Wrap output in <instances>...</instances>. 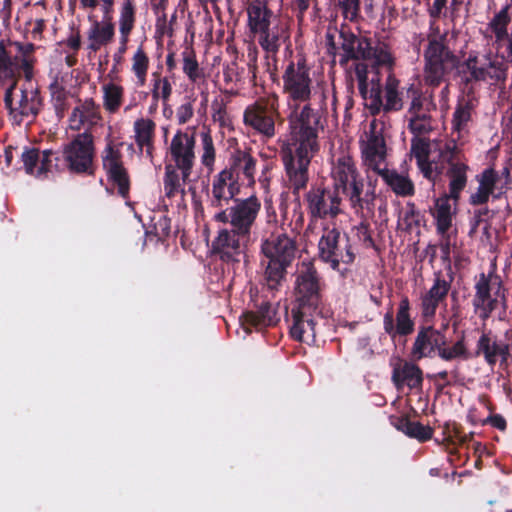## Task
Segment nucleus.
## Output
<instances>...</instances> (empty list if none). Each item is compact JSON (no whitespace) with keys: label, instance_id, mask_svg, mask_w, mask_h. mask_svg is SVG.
<instances>
[{"label":"nucleus","instance_id":"obj_63","mask_svg":"<svg viewBox=\"0 0 512 512\" xmlns=\"http://www.w3.org/2000/svg\"><path fill=\"white\" fill-rule=\"evenodd\" d=\"M357 40V37L353 34L349 36H344V40L342 43V48L345 51L346 55L352 59V54L355 52V44L354 41Z\"/></svg>","mask_w":512,"mask_h":512},{"label":"nucleus","instance_id":"obj_26","mask_svg":"<svg viewBox=\"0 0 512 512\" xmlns=\"http://www.w3.org/2000/svg\"><path fill=\"white\" fill-rule=\"evenodd\" d=\"M260 46L267 52L275 54L282 43L288 38V26L286 23L273 19V22L258 34Z\"/></svg>","mask_w":512,"mask_h":512},{"label":"nucleus","instance_id":"obj_48","mask_svg":"<svg viewBox=\"0 0 512 512\" xmlns=\"http://www.w3.org/2000/svg\"><path fill=\"white\" fill-rule=\"evenodd\" d=\"M487 78L495 82H505L507 77V65L503 60L485 56Z\"/></svg>","mask_w":512,"mask_h":512},{"label":"nucleus","instance_id":"obj_3","mask_svg":"<svg viewBox=\"0 0 512 512\" xmlns=\"http://www.w3.org/2000/svg\"><path fill=\"white\" fill-rule=\"evenodd\" d=\"M261 251L268 259L264 271V281L269 289H276L287 274V268L295 260L297 244L286 234L271 235L266 239Z\"/></svg>","mask_w":512,"mask_h":512},{"label":"nucleus","instance_id":"obj_54","mask_svg":"<svg viewBox=\"0 0 512 512\" xmlns=\"http://www.w3.org/2000/svg\"><path fill=\"white\" fill-rule=\"evenodd\" d=\"M16 64L8 55L4 45L0 43V80H15Z\"/></svg>","mask_w":512,"mask_h":512},{"label":"nucleus","instance_id":"obj_46","mask_svg":"<svg viewBox=\"0 0 512 512\" xmlns=\"http://www.w3.org/2000/svg\"><path fill=\"white\" fill-rule=\"evenodd\" d=\"M396 322L397 334L408 335L413 332L414 323L409 316V300L407 298H403L399 303Z\"/></svg>","mask_w":512,"mask_h":512},{"label":"nucleus","instance_id":"obj_39","mask_svg":"<svg viewBox=\"0 0 512 512\" xmlns=\"http://www.w3.org/2000/svg\"><path fill=\"white\" fill-rule=\"evenodd\" d=\"M185 182L177 167H174L172 164L165 166L164 193L167 198L172 199L179 195L182 196L184 194Z\"/></svg>","mask_w":512,"mask_h":512},{"label":"nucleus","instance_id":"obj_9","mask_svg":"<svg viewBox=\"0 0 512 512\" xmlns=\"http://www.w3.org/2000/svg\"><path fill=\"white\" fill-rule=\"evenodd\" d=\"M63 153L71 171L77 173L88 172L92 166L94 156L92 134L89 132L78 134L72 142L65 146Z\"/></svg>","mask_w":512,"mask_h":512},{"label":"nucleus","instance_id":"obj_40","mask_svg":"<svg viewBox=\"0 0 512 512\" xmlns=\"http://www.w3.org/2000/svg\"><path fill=\"white\" fill-rule=\"evenodd\" d=\"M102 90L104 109L111 114H115L122 105L124 88L119 84L109 82L103 85Z\"/></svg>","mask_w":512,"mask_h":512},{"label":"nucleus","instance_id":"obj_43","mask_svg":"<svg viewBox=\"0 0 512 512\" xmlns=\"http://www.w3.org/2000/svg\"><path fill=\"white\" fill-rule=\"evenodd\" d=\"M149 65L150 59L148 54L142 47H139L132 57V71L141 86L146 83Z\"/></svg>","mask_w":512,"mask_h":512},{"label":"nucleus","instance_id":"obj_13","mask_svg":"<svg viewBox=\"0 0 512 512\" xmlns=\"http://www.w3.org/2000/svg\"><path fill=\"white\" fill-rule=\"evenodd\" d=\"M17 81L13 80L10 86L6 89L4 102L10 113L17 117H25L33 119L38 114L42 100L38 89L29 87L21 90L17 102L13 103V93L16 88Z\"/></svg>","mask_w":512,"mask_h":512},{"label":"nucleus","instance_id":"obj_60","mask_svg":"<svg viewBox=\"0 0 512 512\" xmlns=\"http://www.w3.org/2000/svg\"><path fill=\"white\" fill-rule=\"evenodd\" d=\"M377 64L379 65H387L389 67V73L392 72V66L394 64V59L392 55L383 49L375 50L374 49V55Z\"/></svg>","mask_w":512,"mask_h":512},{"label":"nucleus","instance_id":"obj_14","mask_svg":"<svg viewBox=\"0 0 512 512\" xmlns=\"http://www.w3.org/2000/svg\"><path fill=\"white\" fill-rule=\"evenodd\" d=\"M308 210L313 218L336 217L340 213L341 198L337 190L312 188L305 196Z\"/></svg>","mask_w":512,"mask_h":512},{"label":"nucleus","instance_id":"obj_44","mask_svg":"<svg viewBox=\"0 0 512 512\" xmlns=\"http://www.w3.org/2000/svg\"><path fill=\"white\" fill-rule=\"evenodd\" d=\"M216 148L209 132L201 133V162L209 172L214 170Z\"/></svg>","mask_w":512,"mask_h":512},{"label":"nucleus","instance_id":"obj_42","mask_svg":"<svg viewBox=\"0 0 512 512\" xmlns=\"http://www.w3.org/2000/svg\"><path fill=\"white\" fill-rule=\"evenodd\" d=\"M308 310L307 309H298L297 311H292L294 323L291 327L290 333L291 336L298 340L303 341L304 340V334L307 331V328H309L311 334L313 335L314 329H313V322L310 319L305 320L304 316H307Z\"/></svg>","mask_w":512,"mask_h":512},{"label":"nucleus","instance_id":"obj_59","mask_svg":"<svg viewBox=\"0 0 512 512\" xmlns=\"http://www.w3.org/2000/svg\"><path fill=\"white\" fill-rule=\"evenodd\" d=\"M292 9L297 13V20L302 23L305 12L309 9L312 0H290Z\"/></svg>","mask_w":512,"mask_h":512},{"label":"nucleus","instance_id":"obj_4","mask_svg":"<svg viewBox=\"0 0 512 512\" xmlns=\"http://www.w3.org/2000/svg\"><path fill=\"white\" fill-rule=\"evenodd\" d=\"M445 35H428V47L424 52V81L429 86H439L458 65V59L445 45Z\"/></svg>","mask_w":512,"mask_h":512},{"label":"nucleus","instance_id":"obj_22","mask_svg":"<svg viewBox=\"0 0 512 512\" xmlns=\"http://www.w3.org/2000/svg\"><path fill=\"white\" fill-rule=\"evenodd\" d=\"M223 170L230 171L232 176L237 177V182L242 178L251 186L255 183L257 161L249 150L237 149L231 155L229 167Z\"/></svg>","mask_w":512,"mask_h":512},{"label":"nucleus","instance_id":"obj_56","mask_svg":"<svg viewBox=\"0 0 512 512\" xmlns=\"http://www.w3.org/2000/svg\"><path fill=\"white\" fill-rule=\"evenodd\" d=\"M355 44V52L352 54V59H363L367 60L373 57L374 48L371 46V43L366 38H359L354 41Z\"/></svg>","mask_w":512,"mask_h":512},{"label":"nucleus","instance_id":"obj_36","mask_svg":"<svg viewBox=\"0 0 512 512\" xmlns=\"http://www.w3.org/2000/svg\"><path fill=\"white\" fill-rule=\"evenodd\" d=\"M248 26L250 31L258 35L273 22V12L270 8H263L250 4L247 9Z\"/></svg>","mask_w":512,"mask_h":512},{"label":"nucleus","instance_id":"obj_53","mask_svg":"<svg viewBox=\"0 0 512 512\" xmlns=\"http://www.w3.org/2000/svg\"><path fill=\"white\" fill-rule=\"evenodd\" d=\"M366 101V107L369 109L372 115L378 114L383 109L384 101L382 100V90L379 81L374 83L372 81V87L368 94Z\"/></svg>","mask_w":512,"mask_h":512},{"label":"nucleus","instance_id":"obj_47","mask_svg":"<svg viewBox=\"0 0 512 512\" xmlns=\"http://www.w3.org/2000/svg\"><path fill=\"white\" fill-rule=\"evenodd\" d=\"M183 72L192 82H197L205 76L193 51H185L183 53Z\"/></svg>","mask_w":512,"mask_h":512},{"label":"nucleus","instance_id":"obj_38","mask_svg":"<svg viewBox=\"0 0 512 512\" xmlns=\"http://www.w3.org/2000/svg\"><path fill=\"white\" fill-rule=\"evenodd\" d=\"M172 92L173 86L167 76H162L158 72L152 74L151 96L155 105L161 102L163 106H167Z\"/></svg>","mask_w":512,"mask_h":512},{"label":"nucleus","instance_id":"obj_21","mask_svg":"<svg viewBox=\"0 0 512 512\" xmlns=\"http://www.w3.org/2000/svg\"><path fill=\"white\" fill-rule=\"evenodd\" d=\"M445 344V336L440 331L433 327H423L416 336L411 357L415 361L431 357L436 350H439L441 345Z\"/></svg>","mask_w":512,"mask_h":512},{"label":"nucleus","instance_id":"obj_5","mask_svg":"<svg viewBox=\"0 0 512 512\" xmlns=\"http://www.w3.org/2000/svg\"><path fill=\"white\" fill-rule=\"evenodd\" d=\"M261 207V201L256 195L245 199H236L226 210L214 214V220L222 224H229L230 227L250 235Z\"/></svg>","mask_w":512,"mask_h":512},{"label":"nucleus","instance_id":"obj_32","mask_svg":"<svg viewBox=\"0 0 512 512\" xmlns=\"http://www.w3.org/2000/svg\"><path fill=\"white\" fill-rule=\"evenodd\" d=\"M384 106L383 111H400L404 102L400 91V80L396 78L393 72H390L384 84Z\"/></svg>","mask_w":512,"mask_h":512},{"label":"nucleus","instance_id":"obj_28","mask_svg":"<svg viewBox=\"0 0 512 512\" xmlns=\"http://www.w3.org/2000/svg\"><path fill=\"white\" fill-rule=\"evenodd\" d=\"M450 288V281L439 276L435 279L433 286L421 298L422 314L424 317L435 315L437 307L445 301Z\"/></svg>","mask_w":512,"mask_h":512},{"label":"nucleus","instance_id":"obj_24","mask_svg":"<svg viewBox=\"0 0 512 512\" xmlns=\"http://www.w3.org/2000/svg\"><path fill=\"white\" fill-rule=\"evenodd\" d=\"M101 120L99 106L90 98L80 103L73 109L69 122L70 128L79 131L82 127L91 128Z\"/></svg>","mask_w":512,"mask_h":512},{"label":"nucleus","instance_id":"obj_11","mask_svg":"<svg viewBox=\"0 0 512 512\" xmlns=\"http://www.w3.org/2000/svg\"><path fill=\"white\" fill-rule=\"evenodd\" d=\"M195 136L194 133L178 131L171 140L169 151L174 162L182 174L183 181H187L192 173L195 163Z\"/></svg>","mask_w":512,"mask_h":512},{"label":"nucleus","instance_id":"obj_62","mask_svg":"<svg viewBox=\"0 0 512 512\" xmlns=\"http://www.w3.org/2000/svg\"><path fill=\"white\" fill-rule=\"evenodd\" d=\"M448 0H434L432 6L429 9V14L432 18H440L445 15L444 9L447 6Z\"/></svg>","mask_w":512,"mask_h":512},{"label":"nucleus","instance_id":"obj_34","mask_svg":"<svg viewBox=\"0 0 512 512\" xmlns=\"http://www.w3.org/2000/svg\"><path fill=\"white\" fill-rule=\"evenodd\" d=\"M450 194H444L435 200L433 216L436 219L437 230L441 234H445L452 225L453 211L450 200Z\"/></svg>","mask_w":512,"mask_h":512},{"label":"nucleus","instance_id":"obj_61","mask_svg":"<svg viewBox=\"0 0 512 512\" xmlns=\"http://www.w3.org/2000/svg\"><path fill=\"white\" fill-rule=\"evenodd\" d=\"M54 155L52 150H45L42 152L41 165L37 170L36 175H45L51 168L52 159L51 157Z\"/></svg>","mask_w":512,"mask_h":512},{"label":"nucleus","instance_id":"obj_19","mask_svg":"<svg viewBox=\"0 0 512 512\" xmlns=\"http://www.w3.org/2000/svg\"><path fill=\"white\" fill-rule=\"evenodd\" d=\"M341 192L348 198L356 213L372 212L376 193L370 182L365 183L364 179L360 178Z\"/></svg>","mask_w":512,"mask_h":512},{"label":"nucleus","instance_id":"obj_12","mask_svg":"<svg viewBox=\"0 0 512 512\" xmlns=\"http://www.w3.org/2000/svg\"><path fill=\"white\" fill-rule=\"evenodd\" d=\"M340 232L336 228H326L319 242L320 256L329 262L333 269L340 270V264H351L354 254L351 246L346 242L339 244Z\"/></svg>","mask_w":512,"mask_h":512},{"label":"nucleus","instance_id":"obj_23","mask_svg":"<svg viewBox=\"0 0 512 512\" xmlns=\"http://www.w3.org/2000/svg\"><path fill=\"white\" fill-rule=\"evenodd\" d=\"M492 274L481 273L475 283V296L473 305L475 309L480 310V317L487 319L497 306V299L491 295Z\"/></svg>","mask_w":512,"mask_h":512},{"label":"nucleus","instance_id":"obj_1","mask_svg":"<svg viewBox=\"0 0 512 512\" xmlns=\"http://www.w3.org/2000/svg\"><path fill=\"white\" fill-rule=\"evenodd\" d=\"M320 120L321 114L306 104L292 128V143L281 150L288 183L295 193L309 180L308 167L319 150L318 131L323 128Z\"/></svg>","mask_w":512,"mask_h":512},{"label":"nucleus","instance_id":"obj_55","mask_svg":"<svg viewBox=\"0 0 512 512\" xmlns=\"http://www.w3.org/2000/svg\"><path fill=\"white\" fill-rule=\"evenodd\" d=\"M472 107L473 105L471 101H467L465 104H460L457 107L453 120L456 130H461V128L470 120Z\"/></svg>","mask_w":512,"mask_h":512},{"label":"nucleus","instance_id":"obj_15","mask_svg":"<svg viewBox=\"0 0 512 512\" xmlns=\"http://www.w3.org/2000/svg\"><path fill=\"white\" fill-rule=\"evenodd\" d=\"M362 155L364 164L375 171L384 169L386 165L387 149L385 139L381 132L376 131L375 121L370 124V132L367 135V140L362 145Z\"/></svg>","mask_w":512,"mask_h":512},{"label":"nucleus","instance_id":"obj_30","mask_svg":"<svg viewBox=\"0 0 512 512\" xmlns=\"http://www.w3.org/2000/svg\"><path fill=\"white\" fill-rule=\"evenodd\" d=\"M498 180L499 175L493 168L484 170L478 178L479 187L477 191L470 196V204H485L489 200L490 195L493 194Z\"/></svg>","mask_w":512,"mask_h":512},{"label":"nucleus","instance_id":"obj_17","mask_svg":"<svg viewBox=\"0 0 512 512\" xmlns=\"http://www.w3.org/2000/svg\"><path fill=\"white\" fill-rule=\"evenodd\" d=\"M476 355L482 356L491 367L498 366L500 369H506L511 357L510 345L497 341L488 334H482L477 342Z\"/></svg>","mask_w":512,"mask_h":512},{"label":"nucleus","instance_id":"obj_57","mask_svg":"<svg viewBox=\"0 0 512 512\" xmlns=\"http://www.w3.org/2000/svg\"><path fill=\"white\" fill-rule=\"evenodd\" d=\"M338 5L346 19L353 21L358 17L360 0H338Z\"/></svg>","mask_w":512,"mask_h":512},{"label":"nucleus","instance_id":"obj_35","mask_svg":"<svg viewBox=\"0 0 512 512\" xmlns=\"http://www.w3.org/2000/svg\"><path fill=\"white\" fill-rule=\"evenodd\" d=\"M136 22V8L133 0H125L120 9L119 32L123 50L129 41V36Z\"/></svg>","mask_w":512,"mask_h":512},{"label":"nucleus","instance_id":"obj_64","mask_svg":"<svg viewBox=\"0 0 512 512\" xmlns=\"http://www.w3.org/2000/svg\"><path fill=\"white\" fill-rule=\"evenodd\" d=\"M367 65L364 63H358L355 66V75L358 80V84L367 82Z\"/></svg>","mask_w":512,"mask_h":512},{"label":"nucleus","instance_id":"obj_41","mask_svg":"<svg viewBox=\"0 0 512 512\" xmlns=\"http://www.w3.org/2000/svg\"><path fill=\"white\" fill-rule=\"evenodd\" d=\"M397 428L409 437L416 438L419 441L429 440L433 435V430L429 426H424L420 422L410 421L407 418L400 419Z\"/></svg>","mask_w":512,"mask_h":512},{"label":"nucleus","instance_id":"obj_37","mask_svg":"<svg viewBox=\"0 0 512 512\" xmlns=\"http://www.w3.org/2000/svg\"><path fill=\"white\" fill-rule=\"evenodd\" d=\"M155 122L150 118L138 119L134 124L135 141L142 149L147 147V153L152 154Z\"/></svg>","mask_w":512,"mask_h":512},{"label":"nucleus","instance_id":"obj_10","mask_svg":"<svg viewBox=\"0 0 512 512\" xmlns=\"http://www.w3.org/2000/svg\"><path fill=\"white\" fill-rule=\"evenodd\" d=\"M238 192L237 177L232 176L230 171H220L213 178L209 196V205L214 214H218L232 205Z\"/></svg>","mask_w":512,"mask_h":512},{"label":"nucleus","instance_id":"obj_50","mask_svg":"<svg viewBox=\"0 0 512 512\" xmlns=\"http://www.w3.org/2000/svg\"><path fill=\"white\" fill-rule=\"evenodd\" d=\"M509 21L510 17L507 8L502 9L492 19L490 26L497 41H501L507 37V25Z\"/></svg>","mask_w":512,"mask_h":512},{"label":"nucleus","instance_id":"obj_51","mask_svg":"<svg viewBox=\"0 0 512 512\" xmlns=\"http://www.w3.org/2000/svg\"><path fill=\"white\" fill-rule=\"evenodd\" d=\"M438 355L445 361H451L457 358H466L467 357V348L464 343V339L458 340L451 347H446L445 345H441L438 350Z\"/></svg>","mask_w":512,"mask_h":512},{"label":"nucleus","instance_id":"obj_52","mask_svg":"<svg viewBox=\"0 0 512 512\" xmlns=\"http://www.w3.org/2000/svg\"><path fill=\"white\" fill-rule=\"evenodd\" d=\"M149 234H153L158 239H164L170 234V220L162 214H157L151 218Z\"/></svg>","mask_w":512,"mask_h":512},{"label":"nucleus","instance_id":"obj_29","mask_svg":"<svg viewBox=\"0 0 512 512\" xmlns=\"http://www.w3.org/2000/svg\"><path fill=\"white\" fill-rule=\"evenodd\" d=\"M114 35L115 27L112 21H94L88 31V49L92 52L99 51L112 42Z\"/></svg>","mask_w":512,"mask_h":512},{"label":"nucleus","instance_id":"obj_18","mask_svg":"<svg viewBox=\"0 0 512 512\" xmlns=\"http://www.w3.org/2000/svg\"><path fill=\"white\" fill-rule=\"evenodd\" d=\"M103 166L110 179L118 187L121 196L127 197L129 193V176L122 161V153L113 146L108 145L103 157Z\"/></svg>","mask_w":512,"mask_h":512},{"label":"nucleus","instance_id":"obj_25","mask_svg":"<svg viewBox=\"0 0 512 512\" xmlns=\"http://www.w3.org/2000/svg\"><path fill=\"white\" fill-rule=\"evenodd\" d=\"M392 381L398 390H401L404 386H407L410 390L420 389L423 382V372L414 363H399L393 369Z\"/></svg>","mask_w":512,"mask_h":512},{"label":"nucleus","instance_id":"obj_8","mask_svg":"<svg viewBox=\"0 0 512 512\" xmlns=\"http://www.w3.org/2000/svg\"><path fill=\"white\" fill-rule=\"evenodd\" d=\"M283 82L284 92L293 101L306 102L310 99L312 80L305 59L301 58L287 66Z\"/></svg>","mask_w":512,"mask_h":512},{"label":"nucleus","instance_id":"obj_7","mask_svg":"<svg viewBox=\"0 0 512 512\" xmlns=\"http://www.w3.org/2000/svg\"><path fill=\"white\" fill-rule=\"evenodd\" d=\"M295 296L300 309L315 310L320 304L319 275L312 261H304L300 265Z\"/></svg>","mask_w":512,"mask_h":512},{"label":"nucleus","instance_id":"obj_27","mask_svg":"<svg viewBox=\"0 0 512 512\" xmlns=\"http://www.w3.org/2000/svg\"><path fill=\"white\" fill-rule=\"evenodd\" d=\"M334 189L341 192L352 183L360 179L353 159L348 155L338 158L332 169Z\"/></svg>","mask_w":512,"mask_h":512},{"label":"nucleus","instance_id":"obj_58","mask_svg":"<svg viewBox=\"0 0 512 512\" xmlns=\"http://www.w3.org/2000/svg\"><path fill=\"white\" fill-rule=\"evenodd\" d=\"M26 172L29 174L34 173V169L40 159V152L38 149L32 148L22 155Z\"/></svg>","mask_w":512,"mask_h":512},{"label":"nucleus","instance_id":"obj_2","mask_svg":"<svg viewBox=\"0 0 512 512\" xmlns=\"http://www.w3.org/2000/svg\"><path fill=\"white\" fill-rule=\"evenodd\" d=\"M408 128L414 137L411 139L410 156L415 158L417 166L423 176L435 182L444 172L443 165L431 158L432 150L435 151L434 142L425 135L434 130L433 120L429 113L409 117Z\"/></svg>","mask_w":512,"mask_h":512},{"label":"nucleus","instance_id":"obj_49","mask_svg":"<svg viewBox=\"0 0 512 512\" xmlns=\"http://www.w3.org/2000/svg\"><path fill=\"white\" fill-rule=\"evenodd\" d=\"M407 95L411 99L408 107V113L410 117L428 113V111H426V109L424 108L423 94L420 89L415 87L414 84H411L407 88Z\"/></svg>","mask_w":512,"mask_h":512},{"label":"nucleus","instance_id":"obj_31","mask_svg":"<svg viewBox=\"0 0 512 512\" xmlns=\"http://www.w3.org/2000/svg\"><path fill=\"white\" fill-rule=\"evenodd\" d=\"M276 312L270 303H264L257 312H246L242 317V325L247 332L250 327L261 329L276 323Z\"/></svg>","mask_w":512,"mask_h":512},{"label":"nucleus","instance_id":"obj_45","mask_svg":"<svg viewBox=\"0 0 512 512\" xmlns=\"http://www.w3.org/2000/svg\"><path fill=\"white\" fill-rule=\"evenodd\" d=\"M463 67L469 73V76L465 78V83L480 82L487 79L486 73V61L481 62L478 57L470 56L464 63Z\"/></svg>","mask_w":512,"mask_h":512},{"label":"nucleus","instance_id":"obj_6","mask_svg":"<svg viewBox=\"0 0 512 512\" xmlns=\"http://www.w3.org/2000/svg\"><path fill=\"white\" fill-rule=\"evenodd\" d=\"M435 151L438 152L436 161L444 166V163L449 164L447 170V176L450 178L449 183V194L455 203L460 197L461 191L467 184V170L468 166L458 159V147L454 141L445 142L436 141L434 142Z\"/></svg>","mask_w":512,"mask_h":512},{"label":"nucleus","instance_id":"obj_20","mask_svg":"<svg viewBox=\"0 0 512 512\" xmlns=\"http://www.w3.org/2000/svg\"><path fill=\"white\" fill-rule=\"evenodd\" d=\"M249 239L250 235L235 228L222 229L213 241L212 248L214 252L221 253L222 258L224 256L230 258L242 253Z\"/></svg>","mask_w":512,"mask_h":512},{"label":"nucleus","instance_id":"obj_16","mask_svg":"<svg viewBox=\"0 0 512 512\" xmlns=\"http://www.w3.org/2000/svg\"><path fill=\"white\" fill-rule=\"evenodd\" d=\"M244 123L257 132L272 137L275 133L274 108L267 101L259 100L247 107Z\"/></svg>","mask_w":512,"mask_h":512},{"label":"nucleus","instance_id":"obj_33","mask_svg":"<svg viewBox=\"0 0 512 512\" xmlns=\"http://www.w3.org/2000/svg\"><path fill=\"white\" fill-rule=\"evenodd\" d=\"M377 174L383 178L395 194L399 196H411L414 194V184L408 176L401 175L394 170H389L386 165Z\"/></svg>","mask_w":512,"mask_h":512}]
</instances>
